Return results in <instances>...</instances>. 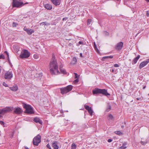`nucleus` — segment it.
<instances>
[{"instance_id": "obj_16", "label": "nucleus", "mask_w": 149, "mask_h": 149, "mask_svg": "<svg viewBox=\"0 0 149 149\" xmlns=\"http://www.w3.org/2000/svg\"><path fill=\"white\" fill-rule=\"evenodd\" d=\"M45 8L48 10H51L52 9V6L51 5L49 4H43Z\"/></svg>"}, {"instance_id": "obj_62", "label": "nucleus", "mask_w": 149, "mask_h": 149, "mask_svg": "<svg viewBox=\"0 0 149 149\" xmlns=\"http://www.w3.org/2000/svg\"><path fill=\"white\" fill-rule=\"evenodd\" d=\"M8 61L9 62V63L10 64H11V63H10V61H9V59H8Z\"/></svg>"}, {"instance_id": "obj_10", "label": "nucleus", "mask_w": 149, "mask_h": 149, "mask_svg": "<svg viewBox=\"0 0 149 149\" xmlns=\"http://www.w3.org/2000/svg\"><path fill=\"white\" fill-rule=\"evenodd\" d=\"M13 107H8L5 108H4L2 109L3 114H4L5 113L11 111L13 110Z\"/></svg>"}, {"instance_id": "obj_59", "label": "nucleus", "mask_w": 149, "mask_h": 149, "mask_svg": "<svg viewBox=\"0 0 149 149\" xmlns=\"http://www.w3.org/2000/svg\"><path fill=\"white\" fill-rule=\"evenodd\" d=\"M13 134H14V133H13L12 134V138L13 137Z\"/></svg>"}, {"instance_id": "obj_20", "label": "nucleus", "mask_w": 149, "mask_h": 149, "mask_svg": "<svg viewBox=\"0 0 149 149\" xmlns=\"http://www.w3.org/2000/svg\"><path fill=\"white\" fill-rule=\"evenodd\" d=\"M10 88L11 90L14 91H17L18 89L17 86L16 85L13 87H10Z\"/></svg>"}, {"instance_id": "obj_64", "label": "nucleus", "mask_w": 149, "mask_h": 149, "mask_svg": "<svg viewBox=\"0 0 149 149\" xmlns=\"http://www.w3.org/2000/svg\"><path fill=\"white\" fill-rule=\"evenodd\" d=\"M16 0H13V2H14V1H16Z\"/></svg>"}, {"instance_id": "obj_63", "label": "nucleus", "mask_w": 149, "mask_h": 149, "mask_svg": "<svg viewBox=\"0 0 149 149\" xmlns=\"http://www.w3.org/2000/svg\"><path fill=\"white\" fill-rule=\"evenodd\" d=\"M121 127L122 128H123L124 127V126H121Z\"/></svg>"}, {"instance_id": "obj_52", "label": "nucleus", "mask_w": 149, "mask_h": 149, "mask_svg": "<svg viewBox=\"0 0 149 149\" xmlns=\"http://www.w3.org/2000/svg\"><path fill=\"white\" fill-rule=\"evenodd\" d=\"M69 45L70 46H72V45H73L72 43H70L69 44Z\"/></svg>"}, {"instance_id": "obj_49", "label": "nucleus", "mask_w": 149, "mask_h": 149, "mask_svg": "<svg viewBox=\"0 0 149 149\" xmlns=\"http://www.w3.org/2000/svg\"><path fill=\"white\" fill-rule=\"evenodd\" d=\"M0 114H3L2 109H0Z\"/></svg>"}, {"instance_id": "obj_34", "label": "nucleus", "mask_w": 149, "mask_h": 149, "mask_svg": "<svg viewBox=\"0 0 149 149\" xmlns=\"http://www.w3.org/2000/svg\"><path fill=\"white\" fill-rule=\"evenodd\" d=\"M3 86H5V87H7L8 86L7 84L5 82H3Z\"/></svg>"}, {"instance_id": "obj_40", "label": "nucleus", "mask_w": 149, "mask_h": 149, "mask_svg": "<svg viewBox=\"0 0 149 149\" xmlns=\"http://www.w3.org/2000/svg\"><path fill=\"white\" fill-rule=\"evenodd\" d=\"M0 124H1V125H4V122L2 121H0Z\"/></svg>"}, {"instance_id": "obj_17", "label": "nucleus", "mask_w": 149, "mask_h": 149, "mask_svg": "<svg viewBox=\"0 0 149 149\" xmlns=\"http://www.w3.org/2000/svg\"><path fill=\"white\" fill-rule=\"evenodd\" d=\"M113 57L112 56H104L102 58V61H104L108 60L109 58H112Z\"/></svg>"}, {"instance_id": "obj_21", "label": "nucleus", "mask_w": 149, "mask_h": 149, "mask_svg": "<svg viewBox=\"0 0 149 149\" xmlns=\"http://www.w3.org/2000/svg\"><path fill=\"white\" fill-rule=\"evenodd\" d=\"M34 32V31L33 29H30L29 30L27 33L28 35H30Z\"/></svg>"}, {"instance_id": "obj_39", "label": "nucleus", "mask_w": 149, "mask_h": 149, "mask_svg": "<svg viewBox=\"0 0 149 149\" xmlns=\"http://www.w3.org/2000/svg\"><path fill=\"white\" fill-rule=\"evenodd\" d=\"M47 148H48L49 149H51V146H50V145H49V144H47Z\"/></svg>"}, {"instance_id": "obj_30", "label": "nucleus", "mask_w": 149, "mask_h": 149, "mask_svg": "<svg viewBox=\"0 0 149 149\" xmlns=\"http://www.w3.org/2000/svg\"><path fill=\"white\" fill-rule=\"evenodd\" d=\"M111 109V106L109 104H108V106H107V111H109Z\"/></svg>"}, {"instance_id": "obj_22", "label": "nucleus", "mask_w": 149, "mask_h": 149, "mask_svg": "<svg viewBox=\"0 0 149 149\" xmlns=\"http://www.w3.org/2000/svg\"><path fill=\"white\" fill-rule=\"evenodd\" d=\"M127 143H124L123 144V145L122 146L119 147L120 149H125L126 148V147L125 146L126 145Z\"/></svg>"}, {"instance_id": "obj_55", "label": "nucleus", "mask_w": 149, "mask_h": 149, "mask_svg": "<svg viewBox=\"0 0 149 149\" xmlns=\"http://www.w3.org/2000/svg\"><path fill=\"white\" fill-rule=\"evenodd\" d=\"M110 71L112 72H114V70L113 69H111L110 70Z\"/></svg>"}, {"instance_id": "obj_38", "label": "nucleus", "mask_w": 149, "mask_h": 149, "mask_svg": "<svg viewBox=\"0 0 149 149\" xmlns=\"http://www.w3.org/2000/svg\"><path fill=\"white\" fill-rule=\"evenodd\" d=\"M24 30L26 31V33L28 32V31L29 29H28L27 28H26L25 27L24 28Z\"/></svg>"}, {"instance_id": "obj_7", "label": "nucleus", "mask_w": 149, "mask_h": 149, "mask_svg": "<svg viewBox=\"0 0 149 149\" xmlns=\"http://www.w3.org/2000/svg\"><path fill=\"white\" fill-rule=\"evenodd\" d=\"M24 5L23 2L16 1L12 2V6L13 7L20 8Z\"/></svg>"}, {"instance_id": "obj_48", "label": "nucleus", "mask_w": 149, "mask_h": 149, "mask_svg": "<svg viewBox=\"0 0 149 149\" xmlns=\"http://www.w3.org/2000/svg\"><path fill=\"white\" fill-rule=\"evenodd\" d=\"M146 15L147 16L149 17V11H147L146 13Z\"/></svg>"}, {"instance_id": "obj_12", "label": "nucleus", "mask_w": 149, "mask_h": 149, "mask_svg": "<svg viewBox=\"0 0 149 149\" xmlns=\"http://www.w3.org/2000/svg\"><path fill=\"white\" fill-rule=\"evenodd\" d=\"M84 107L88 111V113L90 114L92 116L93 115V111L92 110L91 107L86 104L84 105Z\"/></svg>"}, {"instance_id": "obj_25", "label": "nucleus", "mask_w": 149, "mask_h": 149, "mask_svg": "<svg viewBox=\"0 0 149 149\" xmlns=\"http://www.w3.org/2000/svg\"><path fill=\"white\" fill-rule=\"evenodd\" d=\"M76 146L74 143H73L71 145V149H76Z\"/></svg>"}, {"instance_id": "obj_56", "label": "nucleus", "mask_w": 149, "mask_h": 149, "mask_svg": "<svg viewBox=\"0 0 149 149\" xmlns=\"http://www.w3.org/2000/svg\"><path fill=\"white\" fill-rule=\"evenodd\" d=\"M1 69H2L1 67V66H0V73H1Z\"/></svg>"}, {"instance_id": "obj_43", "label": "nucleus", "mask_w": 149, "mask_h": 149, "mask_svg": "<svg viewBox=\"0 0 149 149\" xmlns=\"http://www.w3.org/2000/svg\"><path fill=\"white\" fill-rule=\"evenodd\" d=\"M75 77V78L77 79L78 77V74L77 73H74Z\"/></svg>"}, {"instance_id": "obj_31", "label": "nucleus", "mask_w": 149, "mask_h": 149, "mask_svg": "<svg viewBox=\"0 0 149 149\" xmlns=\"http://www.w3.org/2000/svg\"><path fill=\"white\" fill-rule=\"evenodd\" d=\"M33 57L35 59H37L39 58L38 56L36 54H34Z\"/></svg>"}, {"instance_id": "obj_42", "label": "nucleus", "mask_w": 149, "mask_h": 149, "mask_svg": "<svg viewBox=\"0 0 149 149\" xmlns=\"http://www.w3.org/2000/svg\"><path fill=\"white\" fill-rule=\"evenodd\" d=\"M114 66L115 67L117 68L119 67V65L117 64H116L114 65Z\"/></svg>"}, {"instance_id": "obj_41", "label": "nucleus", "mask_w": 149, "mask_h": 149, "mask_svg": "<svg viewBox=\"0 0 149 149\" xmlns=\"http://www.w3.org/2000/svg\"><path fill=\"white\" fill-rule=\"evenodd\" d=\"M79 45H84V42L82 41H79Z\"/></svg>"}, {"instance_id": "obj_1", "label": "nucleus", "mask_w": 149, "mask_h": 149, "mask_svg": "<svg viewBox=\"0 0 149 149\" xmlns=\"http://www.w3.org/2000/svg\"><path fill=\"white\" fill-rule=\"evenodd\" d=\"M49 66L50 71L52 75H57L60 73L58 70V66L56 60L51 61Z\"/></svg>"}, {"instance_id": "obj_47", "label": "nucleus", "mask_w": 149, "mask_h": 149, "mask_svg": "<svg viewBox=\"0 0 149 149\" xmlns=\"http://www.w3.org/2000/svg\"><path fill=\"white\" fill-rule=\"evenodd\" d=\"M112 139H109L108 140V142L109 143H110V142H112Z\"/></svg>"}, {"instance_id": "obj_11", "label": "nucleus", "mask_w": 149, "mask_h": 149, "mask_svg": "<svg viewBox=\"0 0 149 149\" xmlns=\"http://www.w3.org/2000/svg\"><path fill=\"white\" fill-rule=\"evenodd\" d=\"M149 63V58L147 59L146 61L141 62L139 65V68L141 69L143 67L147 65Z\"/></svg>"}, {"instance_id": "obj_24", "label": "nucleus", "mask_w": 149, "mask_h": 149, "mask_svg": "<svg viewBox=\"0 0 149 149\" xmlns=\"http://www.w3.org/2000/svg\"><path fill=\"white\" fill-rule=\"evenodd\" d=\"M77 61V60L76 58L75 57H74L72 59V62H73L72 63L73 64H75L76 63Z\"/></svg>"}, {"instance_id": "obj_15", "label": "nucleus", "mask_w": 149, "mask_h": 149, "mask_svg": "<svg viewBox=\"0 0 149 149\" xmlns=\"http://www.w3.org/2000/svg\"><path fill=\"white\" fill-rule=\"evenodd\" d=\"M52 2L55 6L59 5L60 4V0H51Z\"/></svg>"}, {"instance_id": "obj_58", "label": "nucleus", "mask_w": 149, "mask_h": 149, "mask_svg": "<svg viewBox=\"0 0 149 149\" xmlns=\"http://www.w3.org/2000/svg\"><path fill=\"white\" fill-rule=\"evenodd\" d=\"M146 86H144L143 88V89H145V88H146Z\"/></svg>"}, {"instance_id": "obj_46", "label": "nucleus", "mask_w": 149, "mask_h": 149, "mask_svg": "<svg viewBox=\"0 0 149 149\" xmlns=\"http://www.w3.org/2000/svg\"><path fill=\"white\" fill-rule=\"evenodd\" d=\"M79 81V79H75L74 81V83H76V82H78Z\"/></svg>"}, {"instance_id": "obj_5", "label": "nucleus", "mask_w": 149, "mask_h": 149, "mask_svg": "<svg viewBox=\"0 0 149 149\" xmlns=\"http://www.w3.org/2000/svg\"><path fill=\"white\" fill-rule=\"evenodd\" d=\"M30 54L28 51L24 49L20 55V57L22 58H28L30 56Z\"/></svg>"}, {"instance_id": "obj_53", "label": "nucleus", "mask_w": 149, "mask_h": 149, "mask_svg": "<svg viewBox=\"0 0 149 149\" xmlns=\"http://www.w3.org/2000/svg\"><path fill=\"white\" fill-rule=\"evenodd\" d=\"M104 33H106V34L107 35H108L109 34V33L108 32H107V31H104Z\"/></svg>"}, {"instance_id": "obj_57", "label": "nucleus", "mask_w": 149, "mask_h": 149, "mask_svg": "<svg viewBox=\"0 0 149 149\" xmlns=\"http://www.w3.org/2000/svg\"><path fill=\"white\" fill-rule=\"evenodd\" d=\"M25 149H29L27 147H25Z\"/></svg>"}, {"instance_id": "obj_50", "label": "nucleus", "mask_w": 149, "mask_h": 149, "mask_svg": "<svg viewBox=\"0 0 149 149\" xmlns=\"http://www.w3.org/2000/svg\"><path fill=\"white\" fill-rule=\"evenodd\" d=\"M142 31V30H140L139 31V32L138 33L136 34V36H137V35L139 33H140L141 31Z\"/></svg>"}, {"instance_id": "obj_13", "label": "nucleus", "mask_w": 149, "mask_h": 149, "mask_svg": "<svg viewBox=\"0 0 149 149\" xmlns=\"http://www.w3.org/2000/svg\"><path fill=\"white\" fill-rule=\"evenodd\" d=\"M22 112V111L21 108L18 107L15 109L14 113L16 114H20Z\"/></svg>"}, {"instance_id": "obj_51", "label": "nucleus", "mask_w": 149, "mask_h": 149, "mask_svg": "<svg viewBox=\"0 0 149 149\" xmlns=\"http://www.w3.org/2000/svg\"><path fill=\"white\" fill-rule=\"evenodd\" d=\"M52 58L53 59V60H56L55 58V56L54 55H53L52 56Z\"/></svg>"}, {"instance_id": "obj_14", "label": "nucleus", "mask_w": 149, "mask_h": 149, "mask_svg": "<svg viewBox=\"0 0 149 149\" xmlns=\"http://www.w3.org/2000/svg\"><path fill=\"white\" fill-rule=\"evenodd\" d=\"M33 121L36 123H39L41 124H42V120L39 118L38 117L34 118L33 119Z\"/></svg>"}, {"instance_id": "obj_18", "label": "nucleus", "mask_w": 149, "mask_h": 149, "mask_svg": "<svg viewBox=\"0 0 149 149\" xmlns=\"http://www.w3.org/2000/svg\"><path fill=\"white\" fill-rule=\"evenodd\" d=\"M140 57V56L139 55H138L132 61V64H134L136 63Z\"/></svg>"}, {"instance_id": "obj_27", "label": "nucleus", "mask_w": 149, "mask_h": 149, "mask_svg": "<svg viewBox=\"0 0 149 149\" xmlns=\"http://www.w3.org/2000/svg\"><path fill=\"white\" fill-rule=\"evenodd\" d=\"M115 133L119 135H120L122 134V133L120 131H117L115 132Z\"/></svg>"}, {"instance_id": "obj_61", "label": "nucleus", "mask_w": 149, "mask_h": 149, "mask_svg": "<svg viewBox=\"0 0 149 149\" xmlns=\"http://www.w3.org/2000/svg\"><path fill=\"white\" fill-rule=\"evenodd\" d=\"M139 99H139V98H136V100H139Z\"/></svg>"}, {"instance_id": "obj_29", "label": "nucleus", "mask_w": 149, "mask_h": 149, "mask_svg": "<svg viewBox=\"0 0 149 149\" xmlns=\"http://www.w3.org/2000/svg\"><path fill=\"white\" fill-rule=\"evenodd\" d=\"M108 118L109 120H112L113 118V117L111 114H110L109 115Z\"/></svg>"}, {"instance_id": "obj_26", "label": "nucleus", "mask_w": 149, "mask_h": 149, "mask_svg": "<svg viewBox=\"0 0 149 149\" xmlns=\"http://www.w3.org/2000/svg\"><path fill=\"white\" fill-rule=\"evenodd\" d=\"M60 70L61 72L63 74H66V72L65 70L63 68Z\"/></svg>"}, {"instance_id": "obj_54", "label": "nucleus", "mask_w": 149, "mask_h": 149, "mask_svg": "<svg viewBox=\"0 0 149 149\" xmlns=\"http://www.w3.org/2000/svg\"><path fill=\"white\" fill-rule=\"evenodd\" d=\"M79 54H80V56L81 57H83L82 54L81 53H80Z\"/></svg>"}, {"instance_id": "obj_23", "label": "nucleus", "mask_w": 149, "mask_h": 149, "mask_svg": "<svg viewBox=\"0 0 149 149\" xmlns=\"http://www.w3.org/2000/svg\"><path fill=\"white\" fill-rule=\"evenodd\" d=\"M94 49H95V50L96 51V52L97 53H99L100 52V51L98 49L97 47V45H96L95 43V42H94Z\"/></svg>"}, {"instance_id": "obj_60", "label": "nucleus", "mask_w": 149, "mask_h": 149, "mask_svg": "<svg viewBox=\"0 0 149 149\" xmlns=\"http://www.w3.org/2000/svg\"><path fill=\"white\" fill-rule=\"evenodd\" d=\"M146 1L147 2H149V0H146Z\"/></svg>"}, {"instance_id": "obj_6", "label": "nucleus", "mask_w": 149, "mask_h": 149, "mask_svg": "<svg viewBox=\"0 0 149 149\" xmlns=\"http://www.w3.org/2000/svg\"><path fill=\"white\" fill-rule=\"evenodd\" d=\"M41 136L39 134H38L33 139V144L34 145L38 146V144L41 141Z\"/></svg>"}, {"instance_id": "obj_33", "label": "nucleus", "mask_w": 149, "mask_h": 149, "mask_svg": "<svg viewBox=\"0 0 149 149\" xmlns=\"http://www.w3.org/2000/svg\"><path fill=\"white\" fill-rule=\"evenodd\" d=\"M17 25V24L15 22H13L12 24V26L13 27H16Z\"/></svg>"}, {"instance_id": "obj_45", "label": "nucleus", "mask_w": 149, "mask_h": 149, "mask_svg": "<svg viewBox=\"0 0 149 149\" xmlns=\"http://www.w3.org/2000/svg\"><path fill=\"white\" fill-rule=\"evenodd\" d=\"M68 19V17H64V18H63L62 20L63 21H64V20L65 21V20H66Z\"/></svg>"}, {"instance_id": "obj_8", "label": "nucleus", "mask_w": 149, "mask_h": 149, "mask_svg": "<svg viewBox=\"0 0 149 149\" xmlns=\"http://www.w3.org/2000/svg\"><path fill=\"white\" fill-rule=\"evenodd\" d=\"M123 43L122 42H120L117 43L115 46V48L116 49L120 51L122 48L123 46Z\"/></svg>"}, {"instance_id": "obj_37", "label": "nucleus", "mask_w": 149, "mask_h": 149, "mask_svg": "<svg viewBox=\"0 0 149 149\" xmlns=\"http://www.w3.org/2000/svg\"><path fill=\"white\" fill-rule=\"evenodd\" d=\"M141 143L142 145H145L147 143V142L144 141H141Z\"/></svg>"}, {"instance_id": "obj_9", "label": "nucleus", "mask_w": 149, "mask_h": 149, "mask_svg": "<svg viewBox=\"0 0 149 149\" xmlns=\"http://www.w3.org/2000/svg\"><path fill=\"white\" fill-rule=\"evenodd\" d=\"M13 77V74L11 71L6 72L4 75L5 78L6 79H11Z\"/></svg>"}, {"instance_id": "obj_2", "label": "nucleus", "mask_w": 149, "mask_h": 149, "mask_svg": "<svg viewBox=\"0 0 149 149\" xmlns=\"http://www.w3.org/2000/svg\"><path fill=\"white\" fill-rule=\"evenodd\" d=\"M92 92L94 95L102 94L107 96L110 95V94L107 92V90L104 89H101L96 88L93 90Z\"/></svg>"}, {"instance_id": "obj_3", "label": "nucleus", "mask_w": 149, "mask_h": 149, "mask_svg": "<svg viewBox=\"0 0 149 149\" xmlns=\"http://www.w3.org/2000/svg\"><path fill=\"white\" fill-rule=\"evenodd\" d=\"M23 106L24 108L25 109V113L30 114L34 113V112L31 105L23 103Z\"/></svg>"}, {"instance_id": "obj_19", "label": "nucleus", "mask_w": 149, "mask_h": 149, "mask_svg": "<svg viewBox=\"0 0 149 149\" xmlns=\"http://www.w3.org/2000/svg\"><path fill=\"white\" fill-rule=\"evenodd\" d=\"M57 142L56 141H54L52 143L53 147L55 149H58V146L56 144Z\"/></svg>"}, {"instance_id": "obj_32", "label": "nucleus", "mask_w": 149, "mask_h": 149, "mask_svg": "<svg viewBox=\"0 0 149 149\" xmlns=\"http://www.w3.org/2000/svg\"><path fill=\"white\" fill-rule=\"evenodd\" d=\"M91 20L90 19H88L87 21V24L88 25H89L90 24Z\"/></svg>"}, {"instance_id": "obj_35", "label": "nucleus", "mask_w": 149, "mask_h": 149, "mask_svg": "<svg viewBox=\"0 0 149 149\" xmlns=\"http://www.w3.org/2000/svg\"><path fill=\"white\" fill-rule=\"evenodd\" d=\"M4 59L5 56L3 54H1L0 55V59Z\"/></svg>"}, {"instance_id": "obj_44", "label": "nucleus", "mask_w": 149, "mask_h": 149, "mask_svg": "<svg viewBox=\"0 0 149 149\" xmlns=\"http://www.w3.org/2000/svg\"><path fill=\"white\" fill-rule=\"evenodd\" d=\"M63 65L62 64L60 65V66H59L60 70L62 69L63 68Z\"/></svg>"}, {"instance_id": "obj_36", "label": "nucleus", "mask_w": 149, "mask_h": 149, "mask_svg": "<svg viewBox=\"0 0 149 149\" xmlns=\"http://www.w3.org/2000/svg\"><path fill=\"white\" fill-rule=\"evenodd\" d=\"M4 53H6V54L7 55V57H8V59H9V54H8V52L7 51H6L4 52Z\"/></svg>"}, {"instance_id": "obj_28", "label": "nucleus", "mask_w": 149, "mask_h": 149, "mask_svg": "<svg viewBox=\"0 0 149 149\" xmlns=\"http://www.w3.org/2000/svg\"><path fill=\"white\" fill-rule=\"evenodd\" d=\"M48 24L49 25V24ZM48 25L47 22H43L41 23H40V25Z\"/></svg>"}, {"instance_id": "obj_4", "label": "nucleus", "mask_w": 149, "mask_h": 149, "mask_svg": "<svg viewBox=\"0 0 149 149\" xmlns=\"http://www.w3.org/2000/svg\"><path fill=\"white\" fill-rule=\"evenodd\" d=\"M73 88V86L71 85H69L67 86L60 88L61 93L62 95L66 94L70 91Z\"/></svg>"}]
</instances>
